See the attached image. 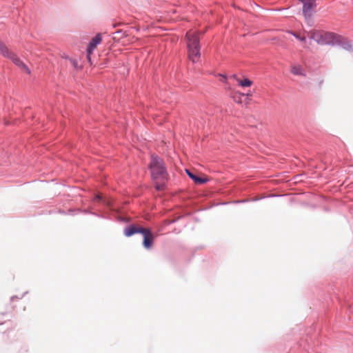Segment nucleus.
<instances>
[{"label": "nucleus", "mask_w": 353, "mask_h": 353, "mask_svg": "<svg viewBox=\"0 0 353 353\" xmlns=\"http://www.w3.org/2000/svg\"><path fill=\"white\" fill-rule=\"evenodd\" d=\"M149 168L155 188L157 190H163L165 181L168 180V173L163 161L157 156L152 155Z\"/></svg>", "instance_id": "obj_1"}, {"label": "nucleus", "mask_w": 353, "mask_h": 353, "mask_svg": "<svg viewBox=\"0 0 353 353\" xmlns=\"http://www.w3.org/2000/svg\"><path fill=\"white\" fill-rule=\"evenodd\" d=\"M199 34V32L194 30L186 33L188 58L192 63L198 62L201 57Z\"/></svg>", "instance_id": "obj_2"}, {"label": "nucleus", "mask_w": 353, "mask_h": 353, "mask_svg": "<svg viewBox=\"0 0 353 353\" xmlns=\"http://www.w3.org/2000/svg\"><path fill=\"white\" fill-rule=\"evenodd\" d=\"M0 54L4 57L10 59L15 65L19 66L23 72L30 74V70L28 67L17 57L16 54L10 50L8 47L0 41Z\"/></svg>", "instance_id": "obj_3"}, {"label": "nucleus", "mask_w": 353, "mask_h": 353, "mask_svg": "<svg viewBox=\"0 0 353 353\" xmlns=\"http://www.w3.org/2000/svg\"><path fill=\"white\" fill-rule=\"evenodd\" d=\"M0 54L4 57L10 59L15 65L19 66L23 72L30 74V70L28 67L17 57L16 54L10 50L8 47L0 41Z\"/></svg>", "instance_id": "obj_4"}, {"label": "nucleus", "mask_w": 353, "mask_h": 353, "mask_svg": "<svg viewBox=\"0 0 353 353\" xmlns=\"http://www.w3.org/2000/svg\"><path fill=\"white\" fill-rule=\"evenodd\" d=\"M0 54L4 57L10 59L15 65L19 66L23 72L30 74V70L28 67L17 57L16 54L10 50L8 47L0 41Z\"/></svg>", "instance_id": "obj_5"}, {"label": "nucleus", "mask_w": 353, "mask_h": 353, "mask_svg": "<svg viewBox=\"0 0 353 353\" xmlns=\"http://www.w3.org/2000/svg\"><path fill=\"white\" fill-rule=\"evenodd\" d=\"M307 34L311 39L321 45L327 44L334 39L333 33L315 30L310 31Z\"/></svg>", "instance_id": "obj_6"}, {"label": "nucleus", "mask_w": 353, "mask_h": 353, "mask_svg": "<svg viewBox=\"0 0 353 353\" xmlns=\"http://www.w3.org/2000/svg\"><path fill=\"white\" fill-rule=\"evenodd\" d=\"M101 35L100 34H98L90 41L87 48V57L89 61H91L90 56L92 53L93 52L94 50L97 48V45L101 42Z\"/></svg>", "instance_id": "obj_7"}, {"label": "nucleus", "mask_w": 353, "mask_h": 353, "mask_svg": "<svg viewBox=\"0 0 353 353\" xmlns=\"http://www.w3.org/2000/svg\"><path fill=\"white\" fill-rule=\"evenodd\" d=\"M141 234L143 236V245L144 248L149 249L152 247L154 236L150 230L145 228Z\"/></svg>", "instance_id": "obj_8"}, {"label": "nucleus", "mask_w": 353, "mask_h": 353, "mask_svg": "<svg viewBox=\"0 0 353 353\" xmlns=\"http://www.w3.org/2000/svg\"><path fill=\"white\" fill-rule=\"evenodd\" d=\"M303 3V12L305 18L311 16V10L315 6V0H299Z\"/></svg>", "instance_id": "obj_9"}, {"label": "nucleus", "mask_w": 353, "mask_h": 353, "mask_svg": "<svg viewBox=\"0 0 353 353\" xmlns=\"http://www.w3.org/2000/svg\"><path fill=\"white\" fill-rule=\"evenodd\" d=\"M145 228L137 227L135 225H130L125 229L124 234L127 236H130L137 233H141Z\"/></svg>", "instance_id": "obj_10"}, {"label": "nucleus", "mask_w": 353, "mask_h": 353, "mask_svg": "<svg viewBox=\"0 0 353 353\" xmlns=\"http://www.w3.org/2000/svg\"><path fill=\"white\" fill-rule=\"evenodd\" d=\"M232 78L234 79L238 82V83L242 87H250L252 85V81L247 78L241 79L238 78V77L236 74H234L232 76Z\"/></svg>", "instance_id": "obj_11"}, {"label": "nucleus", "mask_w": 353, "mask_h": 353, "mask_svg": "<svg viewBox=\"0 0 353 353\" xmlns=\"http://www.w3.org/2000/svg\"><path fill=\"white\" fill-rule=\"evenodd\" d=\"M187 174L194 181L196 184H202L208 181V179L200 178L192 174L189 170H185Z\"/></svg>", "instance_id": "obj_12"}, {"label": "nucleus", "mask_w": 353, "mask_h": 353, "mask_svg": "<svg viewBox=\"0 0 353 353\" xmlns=\"http://www.w3.org/2000/svg\"><path fill=\"white\" fill-rule=\"evenodd\" d=\"M289 32L291 33L292 34H293L299 41H301L302 42H305V37H301L299 34H298L296 32Z\"/></svg>", "instance_id": "obj_13"}, {"label": "nucleus", "mask_w": 353, "mask_h": 353, "mask_svg": "<svg viewBox=\"0 0 353 353\" xmlns=\"http://www.w3.org/2000/svg\"><path fill=\"white\" fill-rule=\"evenodd\" d=\"M291 72L294 74H300V68L294 66L292 68Z\"/></svg>", "instance_id": "obj_14"}, {"label": "nucleus", "mask_w": 353, "mask_h": 353, "mask_svg": "<svg viewBox=\"0 0 353 353\" xmlns=\"http://www.w3.org/2000/svg\"><path fill=\"white\" fill-rule=\"evenodd\" d=\"M70 61L74 68H78V61L76 59H70Z\"/></svg>", "instance_id": "obj_15"}, {"label": "nucleus", "mask_w": 353, "mask_h": 353, "mask_svg": "<svg viewBox=\"0 0 353 353\" xmlns=\"http://www.w3.org/2000/svg\"><path fill=\"white\" fill-rule=\"evenodd\" d=\"M236 95H238V97H239V99H238V101H237L240 103V102H241V96H244V94H241V93H236Z\"/></svg>", "instance_id": "obj_16"}, {"label": "nucleus", "mask_w": 353, "mask_h": 353, "mask_svg": "<svg viewBox=\"0 0 353 353\" xmlns=\"http://www.w3.org/2000/svg\"><path fill=\"white\" fill-rule=\"evenodd\" d=\"M96 199L99 200V201H103V197H102V195L101 194H97L96 196Z\"/></svg>", "instance_id": "obj_17"}, {"label": "nucleus", "mask_w": 353, "mask_h": 353, "mask_svg": "<svg viewBox=\"0 0 353 353\" xmlns=\"http://www.w3.org/2000/svg\"><path fill=\"white\" fill-rule=\"evenodd\" d=\"M246 96H248V97H250V96H252V94H251V93H247V94H246Z\"/></svg>", "instance_id": "obj_18"}]
</instances>
